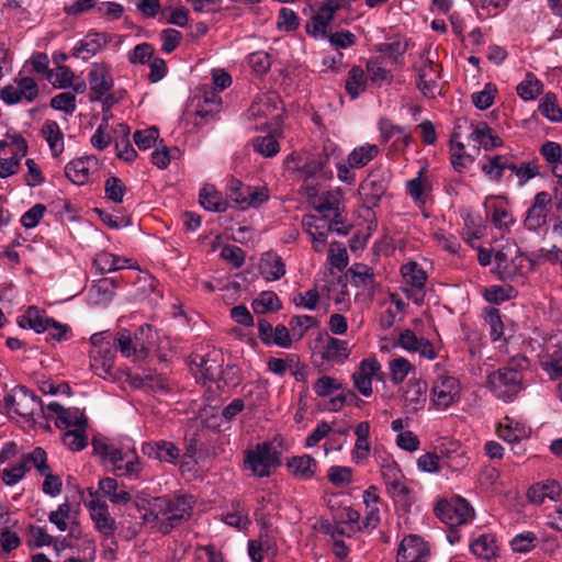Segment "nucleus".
<instances>
[{"label":"nucleus","mask_w":562,"mask_h":562,"mask_svg":"<svg viewBox=\"0 0 562 562\" xmlns=\"http://www.w3.org/2000/svg\"><path fill=\"white\" fill-rule=\"evenodd\" d=\"M92 448L95 454L109 462L120 475L137 477L143 469L142 462L132 442L116 447L108 439L94 438Z\"/></svg>","instance_id":"f257e3e1"},{"label":"nucleus","mask_w":562,"mask_h":562,"mask_svg":"<svg viewBox=\"0 0 562 562\" xmlns=\"http://www.w3.org/2000/svg\"><path fill=\"white\" fill-rule=\"evenodd\" d=\"M283 439L279 436L257 443L244 452V467L256 477H268L281 465Z\"/></svg>","instance_id":"f03ea898"},{"label":"nucleus","mask_w":562,"mask_h":562,"mask_svg":"<svg viewBox=\"0 0 562 562\" xmlns=\"http://www.w3.org/2000/svg\"><path fill=\"white\" fill-rule=\"evenodd\" d=\"M91 349L89 351L90 367L92 371L104 380H115V339L110 330L95 333L90 337Z\"/></svg>","instance_id":"7ed1b4c3"},{"label":"nucleus","mask_w":562,"mask_h":562,"mask_svg":"<svg viewBox=\"0 0 562 562\" xmlns=\"http://www.w3.org/2000/svg\"><path fill=\"white\" fill-rule=\"evenodd\" d=\"M27 153L26 139L15 131H8L4 138L0 139V179L19 175Z\"/></svg>","instance_id":"20e7f679"},{"label":"nucleus","mask_w":562,"mask_h":562,"mask_svg":"<svg viewBox=\"0 0 562 562\" xmlns=\"http://www.w3.org/2000/svg\"><path fill=\"white\" fill-rule=\"evenodd\" d=\"M4 408L9 417L35 420L36 416L45 415L40 398L24 386L11 390L4 396Z\"/></svg>","instance_id":"39448f33"},{"label":"nucleus","mask_w":562,"mask_h":562,"mask_svg":"<svg viewBox=\"0 0 562 562\" xmlns=\"http://www.w3.org/2000/svg\"><path fill=\"white\" fill-rule=\"evenodd\" d=\"M252 120H262L254 127L279 130L284 115V110L279 95L276 92H267L258 95L248 110Z\"/></svg>","instance_id":"423d86ee"},{"label":"nucleus","mask_w":562,"mask_h":562,"mask_svg":"<svg viewBox=\"0 0 562 562\" xmlns=\"http://www.w3.org/2000/svg\"><path fill=\"white\" fill-rule=\"evenodd\" d=\"M380 472L390 497L403 509H408L414 497L397 463L393 459H385L380 467Z\"/></svg>","instance_id":"0eeeda50"},{"label":"nucleus","mask_w":562,"mask_h":562,"mask_svg":"<svg viewBox=\"0 0 562 562\" xmlns=\"http://www.w3.org/2000/svg\"><path fill=\"white\" fill-rule=\"evenodd\" d=\"M461 398L460 381L448 373L439 374L432 382L429 400L436 411H447Z\"/></svg>","instance_id":"6e6552de"},{"label":"nucleus","mask_w":562,"mask_h":562,"mask_svg":"<svg viewBox=\"0 0 562 562\" xmlns=\"http://www.w3.org/2000/svg\"><path fill=\"white\" fill-rule=\"evenodd\" d=\"M487 387L499 400L510 402L522 389V374L512 368H502L488 375Z\"/></svg>","instance_id":"1a4fd4ad"},{"label":"nucleus","mask_w":562,"mask_h":562,"mask_svg":"<svg viewBox=\"0 0 562 562\" xmlns=\"http://www.w3.org/2000/svg\"><path fill=\"white\" fill-rule=\"evenodd\" d=\"M435 515L449 527L465 525L473 520L474 509L462 497H454L450 501L438 499L435 508Z\"/></svg>","instance_id":"9d476101"},{"label":"nucleus","mask_w":562,"mask_h":562,"mask_svg":"<svg viewBox=\"0 0 562 562\" xmlns=\"http://www.w3.org/2000/svg\"><path fill=\"white\" fill-rule=\"evenodd\" d=\"M82 499L95 529L106 537L113 535L115 520L111 517L106 503L101 499L98 492L89 487L82 493Z\"/></svg>","instance_id":"9b49d317"},{"label":"nucleus","mask_w":562,"mask_h":562,"mask_svg":"<svg viewBox=\"0 0 562 562\" xmlns=\"http://www.w3.org/2000/svg\"><path fill=\"white\" fill-rule=\"evenodd\" d=\"M37 82L29 76H19L0 90V99L8 105L31 103L38 97Z\"/></svg>","instance_id":"f8f14e48"},{"label":"nucleus","mask_w":562,"mask_h":562,"mask_svg":"<svg viewBox=\"0 0 562 562\" xmlns=\"http://www.w3.org/2000/svg\"><path fill=\"white\" fill-rule=\"evenodd\" d=\"M224 355L221 349L212 348L205 353H194L191 357L192 370L204 382H214L222 375Z\"/></svg>","instance_id":"ddd939ff"},{"label":"nucleus","mask_w":562,"mask_h":562,"mask_svg":"<svg viewBox=\"0 0 562 562\" xmlns=\"http://www.w3.org/2000/svg\"><path fill=\"white\" fill-rule=\"evenodd\" d=\"M382 366L375 356L362 359L351 374L353 387L364 397L373 393L372 383L381 380Z\"/></svg>","instance_id":"4468645a"},{"label":"nucleus","mask_w":562,"mask_h":562,"mask_svg":"<svg viewBox=\"0 0 562 562\" xmlns=\"http://www.w3.org/2000/svg\"><path fill=\"white\" fill-rule=\"evenodd\" d=\"M496 432L519 456L525 450L521 442L530 437L531 429L524 420L506 416L499 422Z\"/></svg>","instance_id":"2eb2a0df"},{"label":"nucleus","mask_w":562,"mask_h":562,"mask_svg":"<svg viewBox=\"0 0 562 562\" xmlns=\"http://www.w3.org/2000/svg\"><path fill=\"white\" fill-rule=\"evenodd\" d=\"M342 0H324L318 11L306 23V33L318 40L327 36L335 13L341 8Z\"/></svg>","instance_id":"dca6fc26"},{"label":"nucleus","mask_w":562,"mask_h":562,"mask_svg":"<svg viewBox=\"0 0 562 562\" xmlns=\"http://www.w3.org/2000/svg\"><path fill=\"white\" fill-rule=\"evenodd\" d=\"M47 418H54L55 425L59 429L68 430L72 428L87 427V418L83 412L76 407H63L57 402H50L47 407Z\"/></svg>","instance_id":"f3484780"},{"label":"nucleus","mask_w":562,"mask_h":562,"mask_svg":"<svg viewBox=\"0 0 562 562\" xmlns=\"http://www.w3.org/2000/svg\"><path fill=\"white\" fill-rule=\"evenodd\" d=\"M302 225L311 237L313 249L316 252L324 251L331 224L323 214H307L303 217Z\"/></svg>","instance_id":"a211bd4d"},{"label":"nucleus","mask_w":562,"mask_h":562,"mask_svg":"<svg viewBox=\"0 0 562 562\" xmlns=\"http://www.w3.org/2000/svg\"><path fill=\"white\" fill-rule=\"evenodd\" d=\"M323 162L306 153H292L284 160L286 171L299 179L307 180L321 171Z\"/></svg>","instance_id":"6ab92c4d"},{"label":"nucleus","mask_w":562,"mask_h":562,"mask_svg":"<svg viewBox=\"0 0 562 562\" xmlns=\"http://www.w3.org/2000/svg\"><path fill=\"white\" fill-rule=\"evenodd\" d=\"M551 203L552 198L546 191L538 192L535 195L524 221V225L528 231L538 232L546 225Z\"/></svg>","instance_id":"aec40b11"},{"label":"nucleus","mask_w":562,"mask_h":562,"mask_svg":"<svg viewBox=\"0 0 562 562\" xmlns=\"http://www.w3.org/2000/svg\"><path fill=\"white\" fill-rule=\"evenodd\" d=\"M428 557V544L420 537L409 535L398 546L396 562H427Z\"/></svg>","instance_id":"412c9836"},{"label":"nucleus","mask_w":562,"mask_h":562,"mask_svg":"<svg viewBox=\"0 0 562 562\" xmlns=\"http://www.w3.org/2000/svg\"><path fill=\"white\" fill-rule=\"evenodd\" d=\"M98 168V158L95 156H86L69 161L65 167V175L72 183L82 186L89 182L90 177Z\"/></svg>","instance_id":"4be33fe9"},{"label":"nucleus","mask_w":562,"mask_h":562,"mask_svg":"<svg viewBox=\"0 0 562 562\" xmlns=\"http://www.w3.org/2000/svg\"><path fill=\"white\" fill-rule=\"evenodd\" d=\"M484 205L496 228L506 231L515 223L509 202L505 198L488 196Z\"/></svg>","instance_id":"5701e85b"},{"label":"nucleus","mask_w":562,"mask_h":562,"mask_svg":"<svg viewBox=\"0 0 562 562\" xmlns=\"http://www.w3.org/2000/svg\"><path fill=\"white\" fill-rule=\"evenodd\" d=\"M91 91L101 98L108 93L114 85L112 66L108 63H93L88 74Z\"/></svg>","instance_id":"b1692460"},{"label":"nucleus","mask_w":562,"mask_h":562,"mask_svg":"<svg viewBox=\"0 0 562 562\" xmlns=\"http://www.w3.org/2000/svg\"><path fill=\"white\" fill-rule=\"evenodd\" d=\"M142 451L150 459L176 464L180 458V449L171 441L155 440L144 442Z\"/></svg>","instance_id":"393cba45"},{"label":"nucleus","mask_w":562,"mask_h":562,"mask_svg":"<svg viewBox=\"0 0 562 562\" xmlns=\"http://www.w3.org/2000/svg\"><path fill=\"white\" fill-rule=\"evenodd\" d=\"M439 79L440 67L434 61L426 59L418 67L417 87L424 95L432 98L439 93Z\"/></svg>","instance_id":"a878e982"},{"label":"nucleus","mask_w":562,"mask_h":562,"mask_svg":"<svg viewBox=\"0 0 562 562\" xmlns=\"http://www.w3.org/2000/svg\"><path fill=\"white\" fill-rule=\"evenodd\" d=\"M401 274L405 286H411L416 291L413 300L419 304L423 301L422 291L427 280L425 270L417 262L409 261L402 266Z\"/></svg>","instance_id":"bb28decb"},{"label":"nucleus","mask_w":562,"mask_h":562,"mask_svg":"<svg viewBox=\"0 0 562 562\" xmlns=\"http://www.w3.org/2000/svg\"><path fill=\"white\" fill-rule=\"evenodd\" d=\"M398 345L411 352H417L427 360H434L437 357L434 345L424 338H418L414 331L406 329L398 337Z\"/></svg>","instance_id":"cd10ccee"},{"label":"nucleus","mask_w":562,"mask_h":562,"mask_svg":"<svg viewBox=\"0 0 562 562\" xmlns=\"http://www.w3.org/2000/svg\"><path fill=\"white\" fill-rule=\"evenodd\" d=\"M319 353L325 361L342 364L350 356L349 344L346 340L327 336L321 344Z\"/></svg>","instance_id":"c85d7f7f"},{"label":"nucleus","mask_w":562,"mask_h":562,"mask_svg":"<svg viewBox=\"0 0 562 562\" xmlns=\"http://www.w3.org/2000/svg\"><path fill=\"white\" fill-rule=\"evenodd\" d=\"M93 267L100 274H105L124 268H135L136 266L131 258L120 257L103 250L95 255Z\"/></svg>","instance_id":"c756f323"},{"label":"nucleus","mask_w":562,"mask_h":562,"mask_svg":"<svg viewBox=\"0 0 562 562\" xmlns=\"http://www.w3.org/2000/svg\"><path fill=\"white\" fill-rule=\"evenodd\" d=\"M427 401V384L422 380H411L405 387L403 402L409 412L424 408Z\"/></svg>","instance_id":"7c9ffc66"},{"label":"nucleus","mask_w":562,"mask_h":562,"mask_svg":"<svg viewBox=\"0 0 562 562\" xmlns=\"http://www.w3.org/2000/svg\"><path fill=\"white\" fill-rule=\"evenodd\" d=\"M468 138L477 146L485 150H491L503 145V139L495 135L492 128L485 122H479L471 126V132Z\"/></svg>","instance_id":"2f4dec72"},{"label":"nucleus","mask_w":562,"mask_h":562,"mask_svg":"<svg viewBox=\"0 0 562 562\" xmlns=\"http://www.w3.org/2000/svg\"><path fill=\"white\" fill-rule=\"evenodd\" d=\"M288 471L297 480L307 481L314 477L317 471V461L308 454L295 456L286 462Z\"/></svg>","instance_id":"473e14b6"},{"label":"nucleus","mask_w":562,"mask_h":562,"mask_svg":"<svg viewBox=\"0 0 562 562\" xmlns=\"http://www.w3.org/2000/svg\"><path fill=\"white\" fill-rule=\"evenodd\" d=\"M115 339V347L117 346L121 355L125 358L132 359L133 361H142L148 356V347L139 345V347L133 345L132 334L126 330H120Z\"/></svg>","instance_id":"72a5a7b5"},{"label":"nucleus","mask_w":562,"mask_h":562,"mask_svg":"<svg viewBox=\"0 0 562 562\" xmlns=\"http://www.w3.org/2000/svg\"><path fill=\"white\" fill-rule=\"evenodd\" d=\"M510 167V158L503 155H487L481 160L482 172L492 181H501Z\"/></svg>","instance_id":"f704fd0d"},{"label":"nucleus","mask_w":562,"mask_h":562,"mask_svg":"<svg viewBox=\"0 0 562 562\" xmlns=\"http://www.w3.org/2000/svg\"><path fill=\"white\" fill-rule=\"evenodd\" d=\"M259 271L265 280L277 281L285 274V265L276 252H266L259 261Z\"/></svg>","instance_id":"c9c22d12"},{"label":"nucleus","mask_w":562,"mask_h":562,"mask_svg":"<svg viewBox=\"0 0 562 562\" xmlns=\"http://www.w3.org/2000/svg\"><path fill=\"white\" fill-rule=\"evenodd\" d=\"M527 495L530 502L540 505L546 499L555 501L561 495V486L554 480H547L533 484Z\"/></svg>","instance_id":"e433bc0d"},{"label":"nucleus","mask_w":562,"mask_h":562,"mask_svg":"<svg viewBox=\"0 0 562 562\" xmlns=\"http://www.w3.org/2000/svg\"><path fill=\"white\" fill-rule=\"evenodd\" d=\"M52 318L46 315L43 310L36 306H30L18 318V324L22 328L33 329L37 334L45 333L47 325Z\"/></svg>","instance_id":"4c0bfd02"},{"label":"nucleus","mask_w":562,"mask_h":562,"mask_svg":"<svg viewBox=\"0 0 562 562\" xmlns=\"http://www.w3.org/2000/svg\"><path fill=\"white\" fill-rule=\"evenodd\" d=\"M43 138L46 140L50 154L54 158L59 157L65 149L64 134L55 121H46L41 130Z\"/></svg>","instance_id":"58836bf2"},{"label":"nucleus","mask_w":562,"mask_h":562,"mask_svg":"<svg viewBox=\"0 0 562 562\" xmlns=\"http://www.w3.org/2000/svg\"><path fill=\"white\" fill-rule=\"evenodd\" d=\"M363 503L366 505V518H364V527L366 528H374L380 521V491L375 485H370L367 490H364Z\"/></svg>","instance_id":"ea45409f"},{"label":"nucleus","mask_w":562,"mask_h":562,"mask_svg":"<svg viewBox=\"0 0 562 562\" xmlns=\"http://www.w3.org/2000/svg\"><path fill=\"white\" fill-rule=\"evenodd\" d=\"M470 551L477 559L491 560L498 555V546L495 536L482 533L470 544Z\"/></svg>","instance_id":"a19ab883"},{"label":"nucleus","mask_w":562,"mask_h":562,"mask_svg":"<svg viewBox=\"0 0 562 562\" xmlns=\"http://www.w3.org/2000/svg\"><path fill=\"white\" fill-rule=\"evenodd\" d=\"M386 190L387 183L380 176H369L360 186V194L373 205L385 194Z\"/></svg>","instance_id":"79ce46f5"},{"label":"nucleus","mask_w":562,"mask_h":562,"mask_svg":"<svg viewBox=\"0 0 562 562\" xmlns=\"http://www.w3.org/2000/svg\"><path fill=\"white\" fill-rule=\"evenodd\" d=\"M379 151L380 149L376 145L364 143L350 151L347 157V164L353 169L363 168L379 155Z\"/></svg>","instance_id":"37998d69"},{"label":"nucleus","mask_w":562,"mask_h":562,"mask_svg":"<svg viewBox=\"0 0 562 562\" xmlns=\"http://www.w3.org/2000/svg\"><path fill=\"white\" fill-rule=\"evenodd\" d=\"M457 138L458 134L454 133L450 145V160L456 171L463 172L473 164L474 157L465 151L464 144Z\"/></svg>","instance_id":"c03bdc74"},{"label":"nucleus","mask_w":562,"mask_h":562,"mask_svg":"<svg viewBox=\"0 0 562 562\" xmlns=\"http://www.w3.org/2000/svg\"><path fill=\"white\" fill-rule=\"evenodd\" d=\"M109 33L92 32L88 33L77 45L78 54L95 55L103 49L111 41Z\"/></svg>","instance_id":"a18cd8bd"},{"label":"nucleus","mask_w":562,"mask_h":562,"mask_svg":"<svg viewBox=\"0 0 562 562\" xmlns=\"http://www.w3.org/2000/svg\"><path fill=\"white\" fill-rule=\"evenodd\" d=\"M319 214L333 213L336 217L344 211V192L340 188L330 190L324 194L319 204L315 206Z\"/></svg>","instance_id":"49530a36"},{"label":"nucleus","mask_w":562,"mask_h":562,"mask_svg":"<svg viewBox=\"0 0 562 562\" xmlns=\"http://www.w3.org/2000/svg\"><path fill=\"white\" fill-rule=\"evenodd\" d=\"M425 171L426 167H422L417 177L408 180L406 183L407 193L418 205L425 203V193L430 190V182L428 178L424 176Z\"/></svg>","instance_id":"de8ad7c7"},{"label":"nucleus","mask_w":562,"mask_h":562,"mask_svg":"<svg viewBox=\"0 0 562 562\" xmlns=\"http://www.w3.org/2000/svg\"><path fill=\"white\" fill-rule=\"evenodd\" d=\"M147 505L148 507L143 514V518L146 522L167 521L169 497H154L147 502Z\"/></svg>","instance_id":"09e8293b"},{"label":"nucleus","mask_w":562,"mask_h":562,"mask_svg":"<svg viewBox=\"0 0 562 562\" xmlns=\"http://www.w3.org/2000/svg\"><path fill=\"white\" fill-rule=\"evenodd\" d=\"M200 203L205 210L212 212H223L226 209L222 193L212 184H206L201 189Z\"/></svg>","instance_id":"8fccbe9b"},{"label":"nucleus","mask_w":562,"mask_h":562,"mask_svg":"<svg viewBox=\"0 0 562 562\" xmlns=\"http://www.w3.org/2000/svg\"><path fill=\"white\" fill-rule=\"evenodd\" d=\"M167 521L173 524L177 520L183 519L190 515L192 509V497L189 496H175L169 497Z\"/></svg>","instance_id":"3c124183"},{"label":"nucleus","mask_w":562,"mask_h":562,"mask_svg":"<svg viewBox=\"0 0 562 562\" xmlns=\"http://www.w3.org/2000/svg\"><path fill=\"white\" fill-rule=\"evenodd\" d=\"M251 307L256 314L273 313L281 310L282 304L273 291H262L252 302Z\"/></svg>","instance_id":"603ef678"},{"label":"nucleus","mask_w":562,"mask_h":562,"mask_svg":"<svg viewBox=\"0 0 562 562\" xmlns=\"http://www.w3.org/2000/svg\"><path fill=\"white\" fill-rule=\"evenodd\" d=\"M407 48V40L403 37H395L387 43L381 44L379 46V52L382 53L391 63L400 64Z\"/></svg>","instance_id":"864d4df0"},{"label":"nucleus","mask_w":562,"mask_h":562,"mask_svg":"<svg viewBox=\"0 0 562 562\" xmlns=\"http://www.w3.org/2000/svg\"><path fill=\"white\" fill-rule=\"evenodd\" d=\"M223 521L238 530H245L250 525L248 510L240 502H236L232 505V510L223 516Z\"/></svg>","instance_id":"5fc2aeb1"},{"label":"nucleus","mask_w":562,"mask_h":562,"mask_svg":"<svg viewBox=\"0 0 562 562\" xmlns=\"http://www.w3.org/2000/svg\"><path fill=\"white\" fill-rule=\"evenodd\" d=\"M389 371L392 382L398 384L415 371V366L404 357H394L389 361Z\"/></svg>","instance_id":"6e6d98bb"},{"label":"nucleus","mask_w":562,"mask_h":562,"mask_svg":"<svg viewBox=\"0 0 562 562\" xmlns=\"http://www.w3.org/2000/svg\"><path fill=\"white\" fill-rule=\"evenodd\" d=\"M99 490L114 504H125L131 499L128 492L117 491V482L112 477L100 480Z\"/></svg>","instance_id":"4d7b16f0"},{"label":"nucleus","mask_w":562,"mask_h":562,"mask_svg":"<svg viewBox=\"0 0 562 562\" xmlns=\"http://www.w3.org/2000/svg\"><path fill=\"white\" fill-rule=\"evenodd\" d=\"M89 301L94 305H103L111 302L113 297L112 282L102 279L89 289Z\"/></svg>","instance_id":"13d9d810"},{"label":"nucleus","mask_w":562,"mask_h":562,"mask_svg":"<svg viewBox=\"0 0 562 562\" xmlns=\"http://www.w3.org/2000/svg\"><path fill=\"white\" fill-rule=\"evenodd\" d=\"M272 133L256 137L252 140L254 148L257 153H259L263 157H273L280 151V145L277 139V132L271 130Z\"/></svg>","instance_id":"bf43d9fd"},{"label":"nucleus","mask_w":562,"mask_h":562,"mask_svg":"<svg viewBox=\"0 0 562 562\" xmlns=\"http://www.w3.org/2000/svg\"><path fill=\"white\" fill-rule=\"evenodd\" d=\"M46 78L55 88L67 89L72 86L75 74L69 67L57 65L54 69L47 72Z\"/></svg>","instance_id":"052dcab7"},{"label":"nucleus","mask_w":562,"mask_h":562,"mask_svg":"<svg viewBox=\"0 0 562 562\" xmlns=\"http://www.w3.org/2000/svg\"><path fill=\"white\" fill-rule=\"evenodd\" d=\"M63 443L71 451H81L88 442L87 427L65 430L61 437Z\"/></svg>","instance_id":"680f3d73"},{"label":"nucleus","mask_w":562,"mask_h":562,"mask_svg":"<svg viewBox=\"0 0 562 562\" xmlns=\"http://www.w3.org/2000/svg\"><path fill=\"white\" fill-rule=\"evenodd\" d=\"M539 112L547 117L551 122H560L562 121V110L558 104V98L554 93L548 92L541 99L539 106Z\"/></svg>","instance_id":"e2e57ef3"},{"label":"nucleus","mask_w":562,"mask_h":562,"mask_svg":"<svg viewBox=\"0 0 562 562\" xmlns=\"http://www.w3.org/2000/svg\"><path fill=\"white\" fill-rule=\"evenodd\" d=\"M541 81L533 75H527L517 86V94L525 101L535 100L542 91Z\"/></svg>","instance_id":"0e129e2a"},{"label":"nucleus","mask_w":562,"mask_h":562,"mask_svg":"<svg viewBox=\"0 0 562 562\" xmlns=\"http://www.w3.org/2000/svg\"><path fill=\"white\" fill-rule=\"evenodd\" d=\"M316 325V319L310 315H297L290 319L289 328L292 340H301L306 331Z\"/></svg>","instance_id":"69168bd1"},{"label":"nucleus","mask_w":562,"mask_h":562,"mask_svg":"<svg viewBox=\"0 0 562 562\" xmlns=\"http://www.w3.org/2000/svg\"><path fill=\"white\" fill-rule=\"evenodd\" d=\"M538 543V537L532 531H522L517 533L510 540V548L516 553H529L531 552Z\"/></svg>","instance_id":"338daca9"},{"label":"nucleus","mask_w":562,"mask_h":562,"mask_svg":"<svg viewBox=\"0 0 562 562\" xmlns=\"http://www.w3.org/2000/svg\"><path fill=\"white\" fill-rule=\"evenodd\" d=\"M541 367L550 376L558 379L562 376V347H559L541 360Z\"/></svg>","instance_id":"774afa93"}]
</instances>
